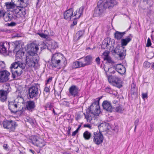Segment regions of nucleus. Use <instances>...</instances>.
<instances>
[{"label":"nucleus","mask_w":154,"mask_h":154,"mask_svg":"<svg viewBox=\"0 0 154 154\" xmlns=\"http://www.w3.org/2000/svg\"><path fill=\"white\" fill-rule=\"evenodd\" d=\"M11 44L12 45L13 48H12V49L11 50L10 49V50L13 51L14 52H16L17 50H16L18 48V46L19 45L18 42V41H15L13 43L12 42L11 43Z\"/></svg>","instance_id":"obj_31"},{"label":"nucleus","mask_w":154,"mask_h":154,"mask_svg":"<svg viewBox=\"0 0 154 154\" xmlns=\"http://www.w3.org/2000/svg\"><path fill=\"white\" fill-rule=\"evenodd\" d=\"M105 90L106 92L108 93H110L111 92V88L108 87L106 88Z\"/></svg>","instance_id":"obj_58"},{"label":"nucleus","mask_w":154,"mask_h":154,"mask_svg":"<svg viewBox=\"0 0 154 154\" xmlns=\"http://www.w3.org/2000/svg\"><path fill=\"white\" fill-rule=\"evenodd\" d=\"M95 61L97 63V64L99 65L100 64V59L99 57H98L96 58L95 59Z\"/></svg>","instance_id":"obj_59"},{"label":"nucleus","mask_w":154,"mask_h":154,"mask_svg":"<svg viewBox=\"0 0 154 154\" xmlns=\"http://www.w3.org/2000/svg\"><path fill=\"white\" fill-rule=\"evenodd\" d=\"M6 12L3 10H0V18L5 15Z\"/></svg>","instance_id":"obj_51"},{"label":"nucleus","mask_w":154,"mask_h":154,"mask_svg":"<svg viewBox=\"0 0 154 154\" xmlns=\"http://www.w3.org/2000/svg\"><path fill=\"white\" fill-rule=\"evenodd\" d=\"M37 34L38 35L41 37L47 39V38L46 37V35H45L44 33H37Z\"/></svg>","instance_id":"obj_50"},{"label":"nucleus","mask_w":154,"mask_h":154,"mask_svg":"<svg viewBox=\"0 0 154 154\" xmlns=\"http://www.w3.org/2000/svg\"><path fill=\"white\" fill-rule=\"evenodd\" d=\"M49 46V43H47L46 44L44 43L43 44V46L42 47V49H47L48 50H49V48L48 47Z\"/></svg>","instance_id":"obj_49"},{"label":"nucleus","mask_w":154,"mask_h":154,"mask_svg":"<svg viewBox=\"0 0 154 154\" xmlns=\"http://www.w3.org/2000/svg\"><path fill=\"white\" fill-rule=\"evenodd\" d=\"M49 32H48V31L45 30L44 32V34L45 35H46V37L47 38H48V36H49Z\"/></svg>","instance_id":"obj_64"},{"label":"nucleus","mask_w":154,"mask_h":154,"mask_svg":"<svg viewBox=\"0 0 154 154\" xmlns=\"http://www.w3.org/2000/svg\"><path fill=\"white\" fill-rule=\"evenodd\" d=\"M114 38L117 40H120L122 38V35L121 32L116 31L114 34Z\"/></svg>","instance_id":"obj_33"},{"label":"nucleus","mask_w":154,"mask_h":154,"mask_svg":"<svg viewBox=\"0 0 154 154\" xmlns=\"http://www.w3.org/2000/svg\"><path fill=\"white\" fill-rule=\"evenodd\" d=\"M92 137L93 142L96 144L99 145L103 141V136L101 132L100 131L93 132Z\"/></svg>","instance_id":"obj_9"},{"label":"nucleus","mask_w":154,"mask_h":154,"mask_svg":"<svg viewBox=\"0 0 154 154\" xmlns=\"http://www.w3.org/2000/svg\"><path fill=\"white\" fill-rule=\"evenodd\" d=\"M25 52L22 51V50H20L18 51H17L16 57L17 58H19L20 59L24 56Z\"/></svg>","instance_id":"obj_34"},{"label":"nucleus","mask_w":154,"mask_h":154,"mask_svg":"<svg viewBox=\"0 0 154 154\" xmlns=\"http://www.w3.org/2000/svg\"><path fill=\"white\" fill-rule=\"evenodd\" d=\"M5 6H6V8L9 11H11L13 13L16 14H19L21 9L20 7L17 6L12 1L11 2H7L5 3Z\"/></svg>","instance_id":"obj_8"},{"label":"nucleus","mask_w":154,"mask_h":154,"mask_svg":"<svg viewBox=\"0 0 154 154\" xmlns=\"http://www.w3.org/2000/svg\"><path fill=\"white\" fill-rule=\"evenodd\" d=\"M102 105L103 109L109 112H112L114 108L110 101L104 100L102 103Z\"/></svg>","instance_id":"obj_14"},{"label":"nucleus","mask_w":154,"mask_h":154,"mask_svg":"<svg viewBox=\"0 0 154 154\" xmlns=\"http://www.w3.org/2000/svg\"><path fill=\"white\" fill-rule=\"evenodd\" d=\"M142 98L143 99L147 98L148 97L147 94V93H143L142 94Z\"/></svg>","instance_id":"obj_62"},{"label":"nucleus","mask_w":154,"mask_h":154,"mask_svg":"<svg viewBox=\"0 0 154 154\" xmlns=\"http://www.w3.org/2000/svg\"><path fill=\"white\" fill-rule=\"evenodd\" d=\"M15 14L13 13L12 14H8V15H9V17H10V20H13L16 19L17 17V14Z\"/></svg>","instance_id":"obj_39"},{"label":"nucleus","mask_w":154,"mask_h":154,"mask_svg":"<svg viewBox=\"0 0 154 154\" xmlns=\"http://www.w3.org/2000/svg\"><path fill=\"white\" fill-rule=\"evenodd\" d=\"M52 57L57 60L58 63H60L61 61H63L64 64L65 63H66V58L63 57V55L61 53H55L53 54Z\"/></svg>","instance_id":"obj_20"},{"label":"nucleus","mask_w":154,"mask_h":154,"mask_svg":"<svg viewBox=\"0 0 154 154\" xmlns=\"http://www.w3.org/2000/svg\"><path fill=\"white\" fill-rule=\"evenodd\" d=\"M26 58V61L27 65L29 67H35V66L37 64L39 58L38 55H29L28 56H25Z\"/></svg>","instance_id":"obj_5"},{"label":"nucleus","mask_w":154,"mask_h":154,"mask_svg":"<svg viewBox=\"0 0 154 154\" xmlns=\"http://www.w3.org/2000/svg\"><path fill=\"white\" fill-rule=\"evenodd\" d=\"M9 92L8 89L7 90H0V101L4 102L7 100V95Z\"/></svg>","instance_id":"obj_21"},{"label":"nucleus","mask_w":154,"mask_h":154,"mask_svg":"<svg viewBox=\"0 0 154 154\" xmlns=\"http://www.w3.org/2000/svg\"><path fill=\"white\" fill-rule=\"evenodd\" d=\"M85 31L84 30H80L77 32L75 36L77 40H79L80 38L84 34Z\"/></svg>","instance_id":"obj_35"},{"label":"nucleus","mask_w":154,"mask_h":154,"mask_svg":"<svg viewBox=\"0 0 154 154\" xmlns=\"http://www.w3.org/2000/svg\"><path fill=\"white\" fill-rule=\"evenodd\" d=\"M7 48L5 46V43H1L0 45V52L2 54H5L7 53Z\"/></svg>","instance_id":"obj_32"},{"label":"nucleus","mask_w":154,"mask_h":154,"mask_svg":"<svg viewBox=\"0 0 154 154\" xmlns=\"http://www.w3.org/2000/svg\"><path fill=\"white\" fill-rule=\"evenodd\" d=\"M58 61L56 59H55L52 57L51 58V63H52V66H54V67H57L58 66L60 65V63H57Z\"/></svg>","instance_id":"obj_36"},{"label":"nucleus","mask_w":154,"mask_h":154,"mask_svg":"<svg viewBox=\"0 0 154 154\" xmlns=\"http://www.w3.org/2000/svg\"><path fill=\"white\" fill-rule=\"evenodd\" d=\"M58 47L57 43L54 41L49 43V50L52 52L53 50H54Z\"/></svg>","instance_id":"obj_26"},{"label":"nucleus","mask_w":154,"mask_h":154,"mask_svg":"<svg viewBox=\"0 0 154 154\" xmlns=\"http://www.w3.org/2000/svg\"><path fill=\"white\" fill-rule=\"evenodd\" d=\"M68 130L67 131V134L68 135H70L71 134H70V131L71 130V127L70 126H69L67 128Z\"/></svg>","instance_id":"obj_56"},{"label":"nucleus","mask_w":154,"mask_h":154,"mask_svg":"<svg viewBox=\"0 0 154 154\" xmlns=\"http://www.w3.org/2000/svg\"><path fill=\"white\" fill-rule=\"evenodd\" d=\"M150 129L149 130V131L150 132H152L153 131V129L154 128V123L153 122H151L150 123Z\"/></svg>","instance_id":"obj_54"},{"label":"nucleus","mask_w":154,"mask_h":154,"mask_svg":"<svg viewBox=\"0 0 154 154\" xmlns=\"http://www.w3.org/2000/svg\"><path fill=\"white\" fill-rule=\"evenodd\" d=\"M2 125L4 128L10 132H14L18 125L15 121L11 120H4L2 122Z\"/></svg>","instance_id":"obj_4"},{"label":"nucleus","mask_w":154,"mask_h":154,"mask_svg":"<svg viewBox=\"0 0 154 154\" xmlns=\"http://www.w3.org/2000/svg\"><path fill=\"white\" fill-rule=\"evenodd\" d=\"M102 97H101L96 99L97 100H95L92 104L89 107V108H94L95 109L100 110L99 106V100L102 98Z\"/></svg>","instance_id":"obj_23"},{"label":"nucleus","mask_w":154,"mask_h":154,"mask_svg":"<svg viewBox=\"0 0 154 154\" xmlns=\"http://www.w3.org/2000/svg\"><path fill=\"white\" fill-rule=\"evenodd\" d=\"M35 99L34 100H29L26 102V108L27 110L30 112H32L35 109L36 107L35 102Z\"/></svg>","instance_id":"obj_16"},{"label":"nucleus","mask_w":154,"mask_h":154,"mask_svg":"<svg viewBox=\"0 0 154 154\" xmlns=\"http://www.w3.org/2000/svg\"><path fill=\"white\" fill-rule=\"evenodd\" d=\"M10 72L6 70L0 71V82H4L7 81L9 79Z\"/></svg>","instance_id":"obj_13"},{"label":"nucleus","mask_w":154,"mask_h":154,"mask_svg":"<svg viewBox=\"0 0 154 154\" xmlns=\"http://www.w3.org/2000/svg\"><path fill=\"white\" fill-rule=\"evenodd\" d=\"M100 112V110H96L94 108H88V109L86 110V112L84 113V115L87 122L97 126L98 121L95 116H98Z\"/></svg>","instance_id":"obj_2"},{"label":"nucleus","mask_w":154,"mask_h":154,"mask_svg":"<svg viewBox=\"0 0 154 154\" xmlns=\"http://www.w3.org/2000/svg\"><path fill=\"white\" fill-rule=\"evenodd\" d=\"M103 55L104 56L103 58L104 60H106L108 63L111 64L114 63V62L112 60L111 58L109 56V54L107 52H104Z\"/></svg>","instance_id":"obj_27"},{"label":"nucleus","mask_w":154,"mask_h":154,"mask_svg":"<svg viewBox=\"0 0 154 154\" xmlns=\"http://www.w3.org/2000/svg\"><path fill=\"white\" fill-rule=\"evenodd\" d=\"M82 64L80 60L78 61L73 62L72 64V68L73 69H76L80 67H83L82 66Z\"/></svg>","instance_id":"obj_29"},{"label":"nucleus","mask_w":154,"mask_h":154,"mask_svg":"<svg viewBox=\"0 0 154 154\" xmlns=\"http://www.w3.org/2000/svg\"><path fill=\"white\" fill-rule=\"evenodd\" d=\"M3 19L5 21H7L9 20H11L10 17H9V15H8V14H5V15L3 16Z\"/></svg>","instance_id":"obj_45"},{"label":"nucleus","mask_w":154,"mask_h":154,"mask_svg":"<svg viewBox=\"0 0 154 154\" xmlns=\"http://www.w3.org/2000/svg\"><path fill=\"white\" fill-rule=\"evenodd\" d=\"M123 110L124 109L121 106L116 107V112L121 113L122 112Z\"/></svg>","instance_id":"obj_43"},{"label":"nucleus","mask_w":154,"mask_h":154,"mask_svg":"<svg viewBox=\"0 0 154 154\" xmlns=\"http://www.w3.org/2000/svg\"><path fill=\"white\" fill-rule=\"evenodd\" d=\"M11 72L12 73V76L13 79L16 78V77L20 76L23 73L22 70H11Z\"/></svg>","instance_id":"obj_25"},{"label":"nucleus","mask_w":154,"mask_h":154,"mask_svg":"<svg viewBox=\"0 0 154 154\" xmlns=\"http://www.w3.org/2000/svg\"><path fill=\"white\" fill-rule=\"evenodd\" d=\"M139 119H137L134 121V124L135 126V128L134 129V131H135L136 129V128L137 125H138L139 122Z\"/></svg>","instance_id":"obj_46"},{"label":"nucleus","mask_w":154,"mask_h":154,"mask_svg":"<svg viewBox=\"0 0 154 154\" xmlns=\"http://www.w3.org/2000/svg\"><path fill=\"white\" fill-rule=\"evenodd\" d=\"M5 63L3 61L0 62V69L1 70H2V69L5 68Z\"/></svg>","instance_id":"obj_48"},{"label":"nucleus","mask_w":154,"mask_h":154,"mask_svg":"<svg viewBox=\"0 0 154 154\" xmlns=\"http://www.w3.org/2000/svg\"><path fill=\"white\" fill-rule=\"evenodd\" d=\"M119 48V47H116L115 49L113 50L112 51L113 53H114L118 55L121 59L122 60L125 58V56L126 55V50L125 51L124 50H121Z\"/></svg>","instance_id":"obj_18"},{"label":"nucleus","mask_w":154,"mask_h":154,"mask_svg":"<svg viewBox=\"0 0 154 154\" xmlns=\"http://www.w3.org/2000/svg\"><path fill=\"white\" fill-rule=\"evenodd\" d=\"M80 60L82 64L81 66L83 67L91 65L92 63L93 57L92 56L90 55L82 57Z\"/></svg>","instance_id":"obj_12"},{"label":"nucleus","mask_w":154,"mask_h":154,"mask_svg":"<svg viewBox=\"0 0 154 154\" xmlns=\"http://www.w3.org/2000/svg\"><path fill=\"white\" fill-rule=\"evenodd\" d=\"M78 18H77L76 17H75V18H73V24L71 25V26L72 27V26H73L77 24V19H78Z\"/></svg>","instance_id":"obj_52"},{"label":"nucleus","mask_w":154,"mask_h":154,"mask_svg":"<svg viewBox=\"0 0 154 154\" xmlns=\"http://www.w3.org/2000/svg\"><path fill=\"white\" fill-rule=\"evenodd\" d=\"M84 9V6H82L79 8V9L77 10L73 14L74 17H75L77 18H79L83 14Z\"/></svg>","instance_id":"obj_24"},{"label":"nucleus","mask_w":154,"mask_h":154,"mask_svg":"<svg viewBox=\"0 0 154 154\" xmlns=\"http://www.w3.org/2000/svg\"><path fill=\"white\" fill-rule=\"evenodd\" d=\"M22 11L21 12L23 15H25L26 14V11L25 8H23L21 10V11Z\"/></svg>","instance_id":"obj_60"},{"label":"nucleus","mask_w":154,"mask_h":154,"mask_svg":"<svg viewBox=\"0 0 154 154\" xmlns=\"http://www.w3.org/2000/svg\"><path fill=\"white\" fill-rule=\"evenodd\" d=\"M20 8H25L26 7L28 4V0H20Z\"/></svg>","instance_id":"obj_30"},{"label":"nucleus","mask_w":154,"mask_h":154,"mask_svg":"<svg viewBox=\"0 0 154 154\" xmlns=\"http://www.w3.org/2000/svg\"><path fill=\"white\" fill-rule=\"evenodd\" d=\"M73 12V9L72 8L67 10L63 14L64 18L68 21L71 20L74 17Z\"/></svg>","instance_id":"obj_15"},{"label":"nucleus","mask_w":154,"mask_h":154,"mask_svg":"<svg viewBox=\"0 0 154 154\" xmlns=\"http://www.w3.org/2000/svg\"><path fill=\"white\" fill-rule=\"evenodd\" d=\"M151 65V64L148 61H145L143 63V66L144 67L147 68H149Z\"/></svg>","instance_id":"obj_44"},{"label":"nucleus","mask_w":154,"mask_h":154,"mask_svg":"<svg viewBox=\"0 0 154 154\" xmlns=\"http://www.w3.org/2000/svg\"><path fill=\"white\" fill-rule=\"evenodd\" d=\"M47 106L50 109L52 107V105L51 103H48L47 104Z\"/></svg>","instance_id":"obj_63"},{"label":"nucleus","mask_w":154,"mask_h":154,"mask_svg":"<svg viewBox=\"0 0 154 154\" xmlns=\"http://www.w3.org/2000/svg\"><path fill=\"white\" fill-rule=\"evenodd\" d=\"M8 102V109L12 113L15 114L19 111L18 108L19 104L18 102L15 101V100L13 101Z\"/></svg>","instance_id":"obj_10"},{"label":"nucleus","mask_w":154,"mask_h":154,"mask_svg":"<svg viewBox=\"0 0 154 154\" xmlns=\"http://www.w3.org/2000/svg\"><path fill=\"white\" fill-rule=\"evenodd\" d=\"M0 31L2 32H5L7 33H9L10 32V30L6 29H0Z\"/></svg>","instance_id":"obj_55"},{"label":"nucleus","mask_w":154,"mask_h":154,"mask_svg":"<svg viewBox=\"0 0 154 154\" xmlns=\"http://www.w3.org/2000/svg\"><path fill=\"white\" fill-rule=\"evenodd\" d=\"M19 67L20 68L22 69V70L25 69L26 66V63H25L21 62L20 61H19Z\"/></svg>","instance_id":"obj_42"},{"label":"nucleus","mask_w":154,"mask_h":154,"mask_svg":"<svg viewBox=\"0 0 154 154\" xmlns=\"http://www.w3.org/2000/svg\"><path fill=\"white\" fill-rule=\"evenodd\" d=\"M29 140L30 142L40 148H42L45 145V141L37 136H32L30 137Z\"/></svg>","instance_id":"obj_7"},{"label":"nucleus","mask_w":154,"mask_h":154,"mask_svg":"<svg viewBox=\"0 0 154 154\" xmlns=\"http://www.w3.org/2000/svg\"><path fill=\"white\" fill-rule=\"evenodd\" d=\"M131 93L133 94H136L137 92V89L134 83H133L131 85Z\"/></svg>","instance_id":"obj_38"},{"label":"nucleus","mask_w":154,"mask_h":154,"mask_svg":"<svg viewBox=\"0 0 154 154\" xmlns=\"http://www.w3.org/2000/svg\"><path fill=\"white\" fill-rule=\"evenodd\" d=\"M26 121L31 124H33L34 122L33 120L31 118L28 117L26 119Z\"/></svg>","instance_id":"obj_47"},{"label":"nucleus","mask_w":154,"mask_h":154,"mask_svg":"<svg viewBox=\"0 0 154 154\" xmlns=\"http://www.w3.org/2000/svg\"><path fill=\"white\" fill-rule=\"evenodd\" d=\"M109 82L113 86L120 88L122 86L120 78L116 75H110L108 76Z\"/></svg>","instance_id":"obj_6"},{"label":"nucleus","mask_w":154,"mask_h":154,"mask_svg":"<svg viewBox=\"0 0 154 154\" xmlns=\"http://www.w3.org/2000/svg\"><path fill=\"white\" fill-rule=\"evenodd\" d=\"M106 40L105 39L103 42L102 45L101 46V48L102 49H109L108 48V45L106 44Z\"/></svg>","instance_id":"obj_41"},{"label":"nucleus","mask_w":154,"mask_h":154,"mask_svg":"<svg viewBox=\"0 0 154 154\" xmlns=\"http://www.w3.org/2000/svg\"><path fill=\"white\" fill-rule=\"evenodd\" d=\"M117 4L116 0H100L95 9L94 15L95 17H101L105 12L106 9H111Z\"/></svg>","instance_id":"obj_1"},{"label":"nucleus","mask_w":154,"mask_h":154,"mask_svg":"<svg viewBox=\"0 0 154 154\" xmlns=\"http://www.w3.org/2000/svg\"><path fill=\"white\" fill-rule=\"evenodd\" d=\"M19 61H16L11 64L10 68L11 70H13V69H14L15 70H16L15 69H17L19 67Z\"/></svg>","instance_id":"obj_37"},{"label":"nucleus","mask_w":154,"mask_h":154,"mask_svg":"<svg viewBox=\"0 0 154 154\" xmlns=\"http://www.w3.org/2000/svg\"><path fill=\"white\" fill-rule=\"evenodd\" d=\"M105 39L106 40V44H107V45H108L109 49L112 47L113 46L112 44V41L111 40L110 38H108Z\"/></svg>","instance_id":"obj_40"},{"label":"nucleus","mask_w":154,"mask_h":154,"mask_svg":"<svg viewBox=\"0 0 154 154\" xmlns=\"http://www.w3.org/2000/svg\"><path fill=\"white\" fill-rule=\"evenodd\" d=\"M133 36L131 34H130L125 38L121 39V45L122 46H125L132 39Z\"/></svg>","instance_id":"obj_22"},{"label":"nucleus","mask_w":154,"mask_h":154,"mask_svg":"<svg viewBox=\"0 0 154 154\" xmlns=\"http://www.w3.org/2000/svg\"><path fill=\"white\" fill-rule=\"evenodd\" d=\"M113 68L121 75L124 74L126 72V69L121 64L115 65L113 66Z\"/></svg>","instance_id":"obj_17"},{"label":"nucleus","mask_w":154,"mask_h":154,"mask_svg":"<svg viewBox=\"0 0 154 154\" xmlns=\"http://www.w3.org/2000/svg\"><path fill=\"white\" fill-rule=\"evenodd\" d=\"M27 48L29 55L32 56L38 55L37 53L39 48L37 45L32 43L27 45Z\"/></svg>","instance_id":"obj_11"},{"label":"nucleus","mask_w":154,"mask_h":154,"mask_svg":"<svg viewBox=\"0 0 154 154\" xmlns=\"http://www.w3.org/2000/svg\"><path fill=\"white\" fill-rule=\"evenodd\" d=\"M85 128L87 127L88 128H89L91 129V126L89 124H85L83 126Z\"/></svg>","instance_id":"obj_61"},{"label":"nucleus","mask_w":154,"mask_h":154,"mask_svg":"<svg viewBox=\"0 0 154 154\" xmlns=\"http://www.w3.org/2000/svg\"><path fill=\"white\" fill-rule=\"evenodd\" d=\"M93 135V133H91L88 131H85L83 134V136L86 140H89L91 138Z\"/></svg>","instance_id":"obj_28"},{"label":"nucleus","mask_w":154,"mask_h":154,"mask_svg":"<svg viewBox=\"0 0 154 154\" xmlns=\"http://www.w3.org/2000/svg\"><path fill=\"white\" fill-rule=\"evenodd\" d=\"M69 94L74 97L77 95L79 92V88L74 85H72L69 89Z\"/></svg>","instance_id":"obj_19"},{"label":"nucleus","mask_w":154,"mask_h":154,"mask_svg":"<svg viewBox=\"0 0 154 154\" xmlns=\"http://www.w3.org/2000/svg\"><path fill=\"white\" fill-rule=\"evenodd\" d=\"M40 87L38 84H36L32 86L28 89L29 97L30 99L34 98L35 101L38 99V96L39 94V90H40Z\"/></svg>","instance_id":"obj_3"},{"label":"nucleus","mask_w":154,"mask_h":154,"mask_svg":"<svg viewBox=\"0 0 154 154\" xmlns=\"http://www.w3.org/2000/svg\"><path fill=\"white\" fill-rule=\"evenodd\" d=\"M151 45V40L149 38L147 41V44H146V47H149Z\"/></svg>","instance_id":"obj_53"},{"label":"nucleus","mask_w":154,"mask_h":154,"mask_svg":"<svg viewBox=\"0 0 154 154\" xmlns=\"http://www.w3.org/2000/svg\"><path fill=\"white\" fill-rule=\"evenodd\" d=\"M7 24L8 26H13L16 25V23L14 22H11L10 23H8Z\"/></svg>","instance_id":"obj_57"}]
</instances>
